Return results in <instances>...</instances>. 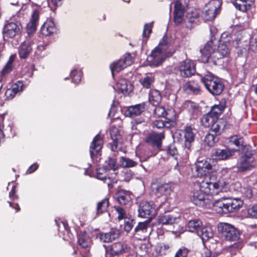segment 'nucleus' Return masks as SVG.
I'll list each match as a JSON object with an SVG mask.
<instances>
[{
    "instance_id": "obj_1",
    "label": "nucleus",
    "mask_w": 257,
    "mask_h": 257,
    "mask_svg": "<svg viewBox=\"0 0 257 257\" xmlns=\"http://www.w3.org/2000/svg\"><path fill=\"white\" fill-rule=\"evenodd\" d=\"M216 179L214 176H211L209 179L205 178L199 182V190H196L191 197V201L197 206L204 207L209 194L216 195L223 191V187L228 183L224 179H220L214 182Z\"/></svg>"
},
{
    "instance_id": "obj_2",
    "label": "nucleus",
    "mask_w": 257,
    "mask_h": 257,
    "mask_svg": "<svg viewBox=\"0 0 257 257\" xmlns=\"http://www.w3.org/2000/svg\"><path fill=\"white\" fill-rule=\"evenodd\" d=\"M229 40L223 41L218 40L215 38L211 39L204 45L203 49L200 50L202 54V58L200 62L207 63L210 62L211 58L221 59L224 57L227 56L230 53L228 46L226 44L228 43Z\"/></svg>"
},
{
    "instance_id": "obj_3",
    "label": "nucleus",
    "mask_w": 257,
    "mask_h": 257,
    "mask_svg": "<svg viewBox=\"0 0 257 257\" xmlns=\"http://www.w3.org/2000/svg\"><path fill=\"white\" fill-rule=\"evenodd\" d=\"M201 81L206 89L214 95H219L223 90L224 85L221 80L210 72L202 77Z\"/></svg>"
},
{
    "instance_id": "obj_4",
    "label": "nucleus",
    "mask_w": 257,
    "mask_h": 257,
    "mask_svg": "<svg viewBox=\"0 0 257 257\" xmlns=\"http://www.w3.org/2000/svg\"><path fill=\"white\" fill-rule=\"evenodd\" d=\"M221 0H211L205 6L202 17L206 21L214 20L220 12Z\"/></svg>"
},
{
    "instance_id": "obj_5",
    "label": "nucleus",
    "mask_w": 257,
    "mask_h": 257,
    "mask_svg": "<svg viewBox=\"0 0 257 257\" xmlns=\"http://www.w3.org/2000/svg\"><path fill=\"white\" fill-rule=\"evenodd\" d=\"M168 48L167 39L165 40L163 37L159 45L152 51L148 58H151V61H153L154 63L156 62V64H161L167 58L165 52L167 51Z\"/></svg>"
},
{
    "instance_id": "obj_6",
    "label": "nucleus",
    "mask_w": 257,
    "mask_h": 257,
    "mask_svg": "<svg viewBox=\"0 0 257 257\" xmlns=\"http://www.w3.org/2000/svg\"><path fill=\"white\" fill-rule=\"evenodd\" d=\"M218 230L224 239L231 241H237L240 236L239 231L232 225L227 223H220Z\"/></svg>"
},
{
    "instance_id": "obj_7",
    "label": "nucleus",
    "mask_w": 257,
    "mask_h": 257,
    "mask_svg": "<svg viewBox=\"0 0 257 257\" xmlns=\"http://www.w3.org/2000/svg\"><path fill=\"white\" fill-rule=\"evenodd\" d=\"M23 27L20 22H9L6 24L3 30L4 38L13 39L20 36L22 32Z\"/></svg>"
},
{
    "instance_id": "obj_8",
    "label": "nucleus",
    "mask_w": 257,
    "mask_h": 257,
    "mask_svg": "<svg viewBox=\"0 0 257 257\" xmlns=\"http://www.w3.org/2000/svg\"><path fill=\"white\" fill-rule=\"evenodd\" d=\"M138 213L139 217L151 219L152 216L156 214V210L153 203L143 201L139 205Z\"/></svg>"
},
{
    "instance_id": "obj_9",
    "label": "nucleus",
    "mask_w": 257,
    "mask_h": 257,
    "mask_svg": "<svg viewBox=\"0 0 257 257\" xmlns=\"http://www.w3.org/2000/svg\"><path fill=\"white\" fill-rule=\"evenodd\" d=\"M184 138L185 139L184 144L185 150L182 159L183 163H187L189 158V153L191 146V143L194 140V133L191 126H187L185 127L184 130Z\"/></svg>"
},
{
    "instance_id": "obj_10",
    "label": "nucleus",
    "mask_w": 257,
    "mask_h": 257,
    "mask_svg": "<svg viewBox=\"0 0 257 257\" xmlns=\"http://www.w3.org/2000/svg\"><path fill=\"white\" fill-rule=\"evenodd\" d=\"M151 219H147L144 222H139L135 228L134 235L139 240L145 239L150 234L148 230L151 228L150 222Z\"/></svg>"
},
{
    "instance_id": "obj_11",
    "label": "nucleus",
    "mask_w": 257,
    "mask_h": 257,
    "mask_svg": "<svg viewBox=\"0 0 257 257\" xmlns=\"http://www.w3.org/2000/svg\"><path fill=\"white\" fill-rule=\"evenodd\" d=\"M211 160L208 159L198 160L195 163V171L198 177L206 176L212 169Z\"/></svg>"
},
{
    "instance_id": "obj_12",
    "label": "nucleus",
    "mask_w": 257,
    "mask_h": 257,
    "mask_svg": "<svg viewBox=\"0 0 257 257\" xmlns=\"http://www.w3.org/2000/svg\"><path fill=\"white\" fill-rule=\"evenodd\" d=\"M181 220V215L179 213L172 212L159 217L158 221L162 225H173L178 223Z\"/></svg>"
},
{
    "instance_id": "obj_13",
    "label": "nucleus",
    "mask_w": 257,
    "mask_h": 257,
    "mask_svg": "<svg viewBox=\"0 0 257 257\" xmlns=\"http://www.w3.org/2000/svg\"><path fill=\"white\" fill-rule=\"evenodd\" d=\"M236 150L228 148L215 149L212 151V157L217 161H224L233 156Z\"/></svg>"
},
{
    "instance_id": "obj_14",
    "label": "nucleus",
    "mask_w": 257,
    "mask_h": 257,
    "mask_svg": "<svg viewBox=\"0 0 257 257\" xmlns=\"http://www.w3.org/2000/svg\"><path fill=\"white\" fill-rule=\"evenodd\" d=\"M254 158L250 152H246L243 154L238 163V168L241 171L251 170L254 166L253 164Z\"/></svg>"
},
{
    "instance_id": "obj_15",
    "label": "nucleus",
    "mask_w": 257,
    "mask_h": 257,
    "mask_svg": "<svg viewBox=\"0 0 257 257\" xmlns=\"http://www.w3.org/2000/svg\"><path fill=\"white\" fill-rule=\"evenodd\" d=\"M152 188L153 191L158 197L165 196L167 197L172 192L170 185L167 183L153 184L152 185Z\"/></svg>"
},
{
    "instance_id": "obj_16",
    "label": "nucleus",
    "mask_w": 257,
    "mask_h": 257,
    "mask_svg": "<svg viewBox=\"0 0 257 257\" xmlns=\"http://www.w3.org/2000/svg\"><path fill=\"white\" fill-rule=\"evenodd\" d=\"M183 91L188 94H197L201 90L198 81L195 80L188 81L182 86Z\"/></svg>"
},
{
    "instance_id": "obj_17",
    "label": "nucleus",
    "mask_w": 257,
    "mask_h": 257,
    "mask_svg": "<svg viewBox=\"0 0 257 257\" xmlns=\"http://www.w3.org/2000/svg\"><path fill=\"white\" fill-rule=\"evenodd\" d=\"M57 28L52 19H47L41 27V31L43 35L51 36L57 33Z\"/></svg>"
},
{
    "instance_id": "obj_18",
    "label": "nucleus",
    "mask_w": 257,
    "mask_h": 257,
    "mask_svg": "<svg viewBox=\"0 0 257 257\" xmlns=\"http://www.w3.org/2000/svg\"><path fill=\"white\" fill-rule=\"evenodd\" d=\"M164 138V135L162 133H150L147 139L146 142L154 147L159 148L162 144V140Z\"/></svg>"
},
{
    "instance_id": "obj_19",
    "label": "nucleus",
    "mask_w": 257,
    "mask_h": 257,
    "mask_svg": "<svg viewBox=\"0 0 257 257\" xmlns=\"http://www.w3.org/2000/svg\"><path fill=\"white\" fill-rule=\"evenodd\" d=\"M184 15V7L180 1H177L175 3L174 12V22L176 25H178L182 23Z\"/></svg>"
},
{
    "instance_id": "obj_20",
    "label": "nucleus",
    "mask_w": 257,
    "mask_h": 257,
    "mask_svg": "<svg viewBox=\"0 0 257 257\" xmlns=\"http://www.w3.org/2000/svg\"><path fill=\"white\" fill-rule=\"evenodd\" d=\"M226 204L225 212H233L237 211L243 204L241 200L238 198L226 199Z\"/></svg>"
},
{
    "instance_id": "obj_21",
    "label": "nucleus",
    "mask_w": 257,
    "mask_h": 257,
    "mask_svg": "<svg viewBox=\"0 0 257 257\" xmlns=\"http://www.w3.org/2000/svg\"><path fill=\"white\" fill-rule=\"evenodd\" d=\"M127 249V245L121 242H117L111 244L108 249L111 256L118 255L125 252Z\"/></svg>"
},
{
    "instance_id": "obj_22",
    "label": "nucleus",
    "mask_w": 257,
    "mask_h": 257,
    "mask_svg": "<svg viewBox=\"0 0 257 257\" xmlns=\"http://www.w3.org/2000/svg\"><path fill=\"white\" fill-rule=\"evenodd\" d=\"M39 20V12L37 10H35L32 14L30 22L27 25V30L29 34H33L36 31Z\"/></svg>"
},
{
    "instance_id": "obj_23",
    "label": "nucleus",
    "mask_w": 257,
    "mask_h": 257,
    "mask_svg": "<svg viewBox=\"0 0 257 257\" xmlns=\"http://www.w3.org/2000/svg\"><path fill=\"white\" fill-rule=\"evenodd\" d=\"M119 234L118 229L112 228L108 232L100 233L99 239L104 242H109L118 238Z\"/></svg>"
},
{
    "instance_id": "obj_24",
    "label": "nucleus",
    "mask_w": 257,
    "mask_h": 257,
    "mask_svg": "<svg viewBox=\"0 0 257 257\" xmlns=\"http://www.w3.org/2000/svg\"><path fill=\"white\" fill-rule=\"evenodd\" d=\"M103 145L102 138L98 135H96L90 146V153L91 157L96 155L101 150Z\"/></svg>"
},
{
    "instance_id": "obj_25",
    "label": "nucleus",
    "mask_w": 257,
    "mask_h": 257,
    "mask_svg": "<svg viewBox=\"0 0 257 257\" xmlns=\"http://www.w3.org/2000/svg\"><path fill=\"white\" fill-rule=\"evenodd\" d=\"M114 89L123 94H128L132 90V85L125 79H120L114 86Z\"/></svg>"
},
{
    "instance_id": "obj_26",
    "label": "nucleus",
    "mask_w": 257,
    "mask_h": 257,
    "mask_svg": "<svg viewBox=\"0 0 257 257\" xmlns=\"http://www.w3.org/2000/svg\"><path fill=\"white\" fill-rule=\"evenodd\" d=\"M255 0H234L233 5L236 9L242 12H246L250 9Z\"/></svg>"
},
{
    "instance_id": "obj_27",
    "label": "nucleus",
    "mask_w": 257,
    "mask_h": 257,
    "mask_svg": "<svg viewBox=\"0 0 257 257\" xmlns=\"http://www.w3.org/2000/svg\"><path fill=\"white\" fill-rule=\"evenodd\" d=\"M200 23V17L198 13H192L188 15L187 20L185 21L186 27L191 30Z\"/></svg>"
},
{
    "instance_id": "obj_28",
    "label": "nucleus",
    "mask_w": 257,
    "mask_h": 257,
    "mask_svg": "<svg viewBox=\"0 0 257 257\" xmlns=\"http://www.w3.org/2000/svg\"><path fill=\"white\" fill-rule=\"evenodd\" d=\"M136 56L135 53H126L118 61L111 64H133L135 62Z\"/></svg>"
},
{
    "instance_id": "obj_29",
    "label": "nucleus",
    "mask_w": 257,
    "mask_h": 257,
    "mask_svg": "<svg viewBox=\"0 0 257 257\" xmlns=\"http://www.w3.org/2000/svg\"><path fill=\"white\" fill-rule=\"evenodd\" d=\"M145 110L144 104H138L130 106L125 111V115L131 117L140 115Z\"/></svg>"
},
{
    "instance_id": "obj_30",
    "label": "nucleus",
    "mask_w": 257,
    "mask_h": 257,
    "mask_svg": "<svg viewBox=\"0 0 257 257\" xmlns=\"http://www.w3.org/2000/svg\"><path fill=\"white\" fill-rule=\"evenodd\" d=\"M32 48L29 41H24L19 48V56L22 59L27 58L30 54Z\"/></svg>"
},
{
    "instance_id": "obj_31",
    "label": "nucleus",
    "mask_w": 257,
    "mask_h": 257,
    "mask_svg": "<svg viewBox=\"0 0 257 257\" xmlns=\"http://www.w3.org/2000/svg\"><path fill=\"white\" fill-rule=\"evenodd\" d=\"M115 195L118 202L120 204H126L131 200V193L126 190H119Z\"/></svg>"
},
{
    "instance_id": "obj_32",
    "label": "nucleus",
    "mask_w": 257,
    "mask_h": 257,
    "mask_svg": "<svg viewBox=\"0 0 257 257\" xmlns=\"http://www.w3.org/2000/svg\"><path fill=\"white\" fill-rule=\"evenodd\" d=\"M154 115L158 117H165L170 119L173 117V111L172 109L166 110L164 107L158 106L154 110Z\"/></svg>"
},
{
    "instance_id": "obj_33",
    "label": "nucleus",
    "mask_w": 257,
    "mask_h": 257,
    "mask_svg": "<svg viewBox=\"0 0 257 257\" xmlns=\"http://www.w3.org/2000/svg\"><path fill=\"white\" fill-rule=\"evenodd\" d=\"M226 199L222 197L219 199H215L213 202V209L218 213H226L225 208H226Z\"/></svg>"
},
{
    "instance_id": "obj_34",
    "label": "nucleus",
    "mask_w": 257,
    "mask_h": 257,
    "mask_svg": "<svg viewBox=\"0 0 257 257\" xmlns=\"http://www.w3.org/2000/svg\"><path fill=\"white\" fill-rule=\"evenodd\" d=\"M203 241H206L213 236V231L209 226H201L197 233Z\"/></svg>"
},
{
    "instance_id": "obj_35",
    "label": "nucleus",
    "mask_w": 257,
    "mask_h": 257,
    "mask_svg": "<svg viewBox=\"0 0 257 257\" xmlns=\"http://www.w3.org/2000/svg\"><path fill=\"white\" fill-rule=\"evenodd\" d=\"M180 70L181 75L186 77L191 76L196 71L195 65H181Z\"/></svg>"
},
{
    "instance_id": "obj_36",
    "label": "nucleus",
    "mask_w": 257,
    "mask_h": 257,
    "mask_svg": "<svg viewBox=\"0 0 257 257\" xmlns=\"http://www.w3.org/2000/svg\"><path fill=\"white\" fill-rule=\"evenodd\" d=\"M217 120L216 116H214L208 112L203 116L201 119V122L204 127H210Z\"/></svg>"
},
{
    "instance_id": "obj_37",
    "label": "nucleus",
    "mask_w": 257,
    "mask_h": 257,
    "mask_svg": "<svg viewBox=\"0 0 257 257\" xmlns=\"http://www.w3.org/2000/svg\"><path fill=\"white\" fill-rule=\"evenodd\" d=\"M149 100L153 105L158 104L162 100L160 92L157 90H151L149 94Z\"/></svg>"
},
{
    "instance_id": "obj_38",
    "label": "nucleus",
    "mask_w": 257,
    "mask_h": 257,
    "mask_svg": "<svg viewBox=\"0 0 257 257\" xmlns=\"http://www.w3.org/2000/svg\"><path fill=\"white\" fill-rule=\"evenodd\" d=\"M202 222L198 219L191 220L188 222L187 228L190 232L198 233L201 227Z\"/></svg>"
},
{
    "instance_id": "obj_39",
    "label": "nucleus",
    "mask_w": 257,
    "mask_h": 257,
    "mask_svg": "<svg viewBox=\"0 0 257 257\" xmlns=\"http://www.w3.org/2000/svg\"><path fill=\"white\" fill-rule=\"evenodd\" d=\"M154 76L152 74H149L143 77L140 80V82L144 87L149 88L151 86L152 84L154 82Z\"/></svg>"
},
{
    "instance_id": "obj_40",
    "label": "nucleus",
    "mask_w": 257,
    "mask_h": 257,
    "mask_svg": "<svg viewBox=\"0 0 257 257\" xmlns=\"http://www.w3.org/2000/svg\"><path fill=\"white\" fill-rule=\"evenodd\" d=\"M170 245L167 243H159L155 247L156 252L160 255H166L169 251Z\"/></svg>"
},
{
    "instance_id": "obj_41",
    "label": "nucleus",
    "mask_w": 257,
    "mask_h": 257,
    "mask_svg": "<svg viewBox=\"0 0 257 257\" xmlns=\"http://www.w3.org/2000/svg\"><path fill=\"white\" fill-rule=\"evenodd\" d=\"M78 242L83 248H87L91 244V240L86 234H80L78 236Z\"/></svg>"
},
{
    "instance_id": "obj_42",
    "label": "nucleus",
    "mask_w": 257,
    "mask_h": 257,
    "mask_svg": "<svg viewBox=\"0 0 257 257\" xmlns=\"http://www.w3.org/2000/svg\"><path fill=\"white\" fill-rule=\"evenodd\" d=\"M120 166L123 168H131L136 166L138 162L129 158L121 157L119 159Z\"/></svg>"
},
{
    "instance_id": "obj_43",
    "label": "nucleus",
    "mask_w": 257,
    "mask_h": 257,
    "mask_svg": "<svg viewBox=\"0 0 257 257\" xmlns=\"http://www.w3.org/2000/svg\"><path fill=\"white\" fill-rule=\"evenodd\" d=\"M211 127V131L215 134V135L220 134L224 127V123L217 119V120L212 124L210 127Z\"/></svg>"
},
{
    "instance_id": "obj_44",
    "label": "nucleus",
    "mask_w": 257,
    "mask_h": 257,
    "mask_svg": "<svg viewBox=\"0 0 257 257\" xmlns=\"http://www.w3.org/2000/svg\"><path fill=\"white\" fill-rule=\"evenodd\" d=\"M82 72L78 69H73L71 71L70 76L72 79V82L74 83H79L81 80Z\"/></svg>"
},
{
    "instance_id": "obj_45",
    "label": "nucleus",
    "mask_w": 257,
    "mask_h": 257,
    "mask_svg": "<svg viewBox=\"0 0 257 257\" xmlns=\"http://www.w3.org/2000/svg\"><path fill=\"white\" fill-rule=\"evenodd\" d=\"M109 202L107 199L105 198L98 203L97 206V213L100 214L106 211Z\"/></svg>"
},
{
    "instance_id": "obj_46",
    "label": "nucleus",
    "mask_w": 257,
    "mask_h": 257,
    "mask_svg": "<svg viewBox=\"0 0 257 257\" xmlns=\"http://www.w3.org/2000/svg\"><path fill=\"white\" fill-rule=\"evenodd\" d=\"M110 134L113 140V145L116 146L117 142L120 138L118 130L116 127H111L110 130Z\"/></svg>"
},
{
    "instance_id": "obj_47",
    "label": "nucleus",
    "mask_w": 257,
    "mask_h": 257,
    "mask_svg": "<svg viewBox=\"0 0 257 257\" xmlns=\"http://www.w3.org/2000/svg\"><path fill=\"white\" fill-rule=\"evenodd\" d=\"M216 136L217 135L211 134L210 133L208 134L204 139L205 144L210 147L213 146L218 140L216 138Z\"/></svg>"
},
{
    "instance_id": "obj_48",
    "label": "nucleus",
    "mask_w": 257,
    "mask_h": 257,
    "mask_svg": "<svg viewBox=\"0 0 257 257\" xmlns=\"http://www.w3.org/2000/svg\"><path fill=\"white\" fill-rule=\"evenodd\" d=\"M230 172V170L229 169H227V168L222 169V170L221 171V174L222 175H223L224 176L222 177H219V178L218 179H217V178L215 175L212 174V175H210L209 176V178L211 176H215L216 179L215 180V181H214V182H218V181L220 179H224V181H227L228 182V183L223 187V191L222 192L225 191V189H225V187L227 186L229 183L228 180L227 179V176Z\"/></svg>"
},
{
    "instance_id": "obj_49",
    "label": "nucleus",
    "mask_w": 257,
    "mask_h": 257,
    "mask_svg": "<svg viewBox=\"0 0 257 257\" xmlns=\"http://www.w3.org/2000/svg\"><path fill=\"white\" fill-rule=\"evenodd\" d=\"M96 178L98 179L106 181L107 180L106 169L99 168L96 170Z\"/></svg>"
},
{
    "instance_id": "obj_50",
    "label": "nucleus",
    "mask_w": 257,
    "mask_h": 257,
    "mask_svg": "<svg viewBox=\"0 0 257 257\" xmlns=\"http://www.w3.org/2000/svg\"><path fill=\"white\" fill-rule=\"evenodd\" d=\"M105 162L107 164L106 168L107 169H111L115 171L118 168L119 165L116 163L115 158H109Z\"/></svg>"
},
{
    "instance_id": "obj_51",
    "label": "nucleus",
    "mask_w": 257,
    "mask_h": 257,
    "mask_svg": "<svg viewBox=\"0 0 257 257\" xmlns=\"http://www.w3.org/2000/svg\"><path fill=\"white\" fill-rule=\"evenodd\" d=\"M153 23L146 24L144 27L143 35L144 38H149L152 32Z\"/></svg>"
},
{
    "instance_id": "obj_52",
    "label": "nucleus",
    "mask_w": 257,
    "mask_h": 257,
    "mask_svg": "<svg viewBox=\"0 0 257 257\" xmlns=\"http://www.w3.org/2000/svg\"><path fill=\"white\" fill-rule=\"evenodd\" d=\"M224 108L221 105H214L212 106L211 110L209 112L214 116H216L218 119L219 115L222 112Z\"/></svg>"
},
{
    "instance_id": "obj_53",
    "label": "nucleus",
    "mask_w": 257,
    "mask_h": 257,
    "mask_svg": "<svg viewBox=\"0 0 257 257\" xmlns=\"http://www.w3.org/2000/svg\"><path fill=\"white\" fill-rule=\"evenodd\" d=\"M114 209L118 214L117 218L119 220L127 218L126 217V212L123 208L120 206H116L114 207Z\"/></svg>"
},
{
    "instance_id": "obj_54",
    "label": "nucleus",
    "mask_w": 257,
    "mask_h": 257,
    "mask_svg": "<svg viewBox=\"0 0 257 257\" xmlns=\"http://www.w3.org/2000/svg\"><path fill=\"white\" fill-rule=\"evenodd\" d=\"M134 226V220L129 218H125L124 221L123 229L126 232H129Z\"/></svg>"
},
{
    "instance_id": "obj_55",
    "label": "nucleus",
    "mask_w": 257,
    "mask_h": 257,
    "mask_svg": "<svg viewBox=\"0 0 257 257\" xmlns=\"http://www.w3.org/2000/svg\"><path fill=\"white\" fill-rule=\"evenodd\" d=\"M248 49L257 52V36L254 37L253 36L249 41V44Z\"/></svg>"
},
{
    "instance_id": "obj_56",
    "label": "nucleus",
    "mask_w": 257,
    "mask_h": 257,
    "mask_svg": "<svg viewBox=\"0 0 257 257\" xmlns=\"http://www.w3.org/2000/svg\"><path fill=\"white\" fill-rule=\"evenodd\" d=\"M153 126L158 128H162L163 127H168L169 126L167 124H169V123L167 121H164L162 120L158 119L154 121L153 122Z\"/></svg>"
},
{
    "instance_id": "obj_57",
    "label": "nucleus",
    "mask_w": 257,
    "mask_h": 257,
    "mask_svg": "<svg viewBox=\"0 0 257 257\" xmlns=\"http://www.w3.org/2000/svg\"><path fill=\"white\" fill-rule=\"evenodd\" d=\"M23 84L22 82L19 81L13 84L10 88L13 90L16 94L23 90Z\"/></svg>"
},
{
    "instance_id": "obj_58",
    "label": "nucleus",
    "mask_w": 257,
    "mask_h": 257,
    "mask_svg": "<svg viewBox=\"0 0 257 257\" xmlns=\"http://www.w3.org/2000/svg\"><path fill=\"white\" fill-rule=\"evenodd\" d=\"M188 253V250L184 247H182L178 250L174 257H187Z\"/></svg>"
},
{
    "instance_id": "obj_59",
    "label": "nucleus",
    "mask_w": 257,
    "mask_h": 257,
    "mask_svg": "<svg viewBox=\"0 0 257 257\" xmlns=\"http://www.w3.org/2000/svg\"><path fill=\"white\" fill-rule=\"evenodd\" d=\"M230 142L237 147L242 146L243 139L241 137L238 136H234L231 138Z\"/></svg>"
},
{
    "instance_id": "obj_60",
    "label": "nucleus",
    "mask_w": 257,
    "mask_h": 257,
    "mask_svg": "<svg viewBox=\"0 0 257 257\" xmlns=\"http://www.w3.org/2000/svg\"><path fill=\"white\" fill-rule=\"evenodd\" d=\"M124 68L122 65H110V69L113 77Z\"/></svg>"
},
{
    "instance_id": "obj_61",
    "label": "nucleus",
    "mask_w": 257,
    "mask_h": 257,
    "mask_svg": "<svg viewBox=\"0 0 257 257\" xmlns=\"http://www.w3.org/2000/svg\"><path fill=\"white\" fill-rule=\"evenodd\" d=\"M240 192L247 198H250L252 195L251 190L249 187H242L240 188Z\"/></svg>"
},
{
    "instance_id": "obj_62",
    "label": "nucleus",
    "mask_w": 257,
    "mask_h": 257,
    "mask_svg": "<svg viewBox=\"0 0 257 257\" xmlns=\"http://www.w3.org/2000/svg\"><path fill=\"white\" fill-rule=\"evenodd\" d=\"M248 214L254 218H257V204L248 209Z\"/></svg>"
},
{
    "instance_id": "obj_63",
    "label": "nucleus",
    "mask_w": 257,
    "mask_h": 257,
    "mask_svg": "<svg viewBox=\"0 0 257 257\" xmlns=\"http://www.w3.org/2000/svg\"><path fill=\"white\" fill-rule=\"evenodd\" d=\"M13 70L12 65H5L3 68L2 72L1 75L4 77L11 72Z\"/></svg>"
},
{
    "instance_id": "obj_64",
    "label": "nucleus",
    "mask_w": 257,
    "mask_h": 257,
    "mask_svg": "<svg viewBox=\"0 0 257 257\" xmlns=\"http://www.w3.org/2000/svg\"><path fill=\"white\" fill-rule=\"evenodd\" d=\"M16 95V93L11 88L8 89L5 92V96L8 99H12Z\"/></svg>"
}]
</instances>
